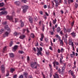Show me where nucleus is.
Here are the masks:
<instances>
[{
  "label": "nucleus",
  "instance_id": "nucleus-11",
  "mask_svg": "<svg viewBox=\"0 0 78 78\" xmlns=\"http://www.w3.org/2000/svg\"><path fill=\"white\" fill-rule=\"evenodd\" d=\"M6 18L8 19H9V20H12L13 19H12V17L11 16H7Z\"/></svg>",
  "mask_w": 78,
  "mask_h": 78
},
{
  "label": "nucleus",
  "instance_id": "nucleus-1",
  "mask_svg": "<svg viewBox=\"0 0 78 78\" xmlns=\"http://www.w3.org/2000/svg\"><path fill=\"white\" fill-rule=\"evenodd\" d=\"M30 66L33 69H37V67L40 66V65L37 64V62H34L31 63Z\"/></svg>",
  "mask_w": 78,
  "mask_h": 78
},
{
  "label": "nucleus",
  "instance_id": "nucleus-20",
  "mask_svg": "<svg viewBox=\"0 0 78 78\" xmlns=\"http://www.w3.org/2000/svg\"><path fill=\"white\" fill-rule=\"evenodd\" d=\"M15 3L17 5V6H19L20 5V2L19 1H17L15 2Z\"/></svg>",
  "mask_w": 78,
  "mask_h": 78
},
{
  "label": "nucleus",
  "instance_id": "nucleus-32",
  "mask_svg": "<svg viewBox=\"0 0 78 78\" xmlns=\"http://www.w3.org/2000/svg\"><path fill=\"white\" fill-rule=\"evenodd\" d=\"M22 2L24 3H26L27 2V0H22Z\"/></svg>",
  "mask_w": 78,
  "mask_h": 78
},
{
  "label": "nucleus",
  "instance_id": "nucleus-38",
  "mask_svg": "<svg viewBox=\"0 0 78 78\" xmlns=\"http://www.w3.org/2000/svg\"><path fill=\"white\" fill-rule=\"evenodd\" d=\"M14 36H17L18 35V34H17V32H15L14 33Z\"/></svg>",
  "mask_w": 78,
  "mask_h": 78
},
{
  "label": "nucleus",
  "instance_id": "nucleus-5",
  "mask_svg": "<svg viewBox=\"0 0 78 78\" xmlns=\"http://www.w3.org/2000/svg\"><path fill=\"white\" fill-rule=\"evenodd\" d=\"M8 12L6 11H2L1 12H0V16H2V15H7Z\"/></svg>",
  "mask_w": 78,
  "mask_h": 78
},
{
  "label": "nucleus",
  "instance_id": "nucleus-57",
  "mask_svg": "<svg viewBox=\"0 0 78 78\" xmlns=\"http://www.w3.org/2000/svg\"><path fill=\"white\" fill-rule=\"evenodd\" d=\"M56 37L57 38H59V36L58 35H55Z\"/></svg>",
  "mask_w": 78,
  "mask_h": 78
},
{
  "label": "nucleus",
  "instance_id": "nucleus-33",
  "mask_svg": "<svg viewBox=\"0 0 78 78\" xmlns=\"http://www.w3.org/2000/svg\"><path fill=\"white\" fill-rule=\"evenodd\" d=\"M74 21H73V22H72L71 24L72 27H73V26L74 25Z\"/></svg>",
  "mask_w": 78,
  "mask_h": 78
},
{
  "label": "nucleus",
  "instance_id": "nucleus-64",
  "mask_svg": "<svg viewBox=\"0 0 78 78\" xmlns=\"http://www.w3.org/2000/svg\"><path fill=\"white\" fill-rule=\"evenodd\" d=\"M29 78H33V77L31 76H29Z\"/></svg>",
  "mask_w": 78,
  "mask_h": 78
},
{
  "label": "nucleus",
  "instance_id": "nucleus-4",
  "mask_svg": "<svg viewBox=\"0 0 78 78\" xmlns=\"http://www.w3.org/2000/svg\"><path fill=\"white\" fill-rule=\"evenodd\" d=\"M1 70L2 73H5V65H2L1 68Z\"/></svg>",
  "mask_w": 78,
  "mask_h": 78
},
{
  "label": "nucleus",
  "instance_id": "nucleus-10",
  "mask_svg": "<svg viewBox=\"0 0 78 78\" xmlns=\"http://www.w3.org/2000/svg\"><path fill=\"white\" fill-rule=\"evenodd\" d=\"M71 35L73 37H75L76 36V33L74 32H73L71 33Z\"/></svg>",
  "mask_w": 78,
  "mask_h": 78
},
{
  "label": "nucleus",
  "instance_id": "nucleus-52",
  "mask_svg": "<svg viewBox=\"0 0 78 78\" xmlns=\"http://www.w3.org/2000/svg\"><path fill=\"white\" fill-rule=\"evenodd\" d=\"M73 54H70V57H73Z\"/></svg>",
  "mask_w": 78,
  "mask_h": 78
},
{
  "label": "nucleus",
  "instance_id": "nucleus-3",
  "mask_svg": "<svg viewBox=\"0 0 78 78\" xmlns=\"http://www.w3.org/2000/svg\"><path fill=\"white\" fill-rule=\"evenodd\" d=\"M10 33H11V30H7V31H6L5 34L3 35L4 37L8 36V35Z\"/></svg>",
  "mask_w": 78,
  "mask_h": 78
},
{
  "label": "nucleus",
  "instance_id": "nucleus-24",
  "mask_svg": "<svg viewBox=\"0 0 78 78\" xmlns=\"http://www.w3.org/2000/svg\"><path fill=\"white\" fill-rule=\"evenodd\" d=\"M14 71H15V69H14L11 68L10 69V72H11L12 73H13V72H14Z\"/></svg>",
  "mask_w": 78,
  "mask_h": 78
},
{
  "label": "nucleus",
  "instance_id": "nucleus-21",
  "mask_svg": "<svg viewBox=\"0 0 78 78\" xmlns=\"http://www.w3.org/2000/svg\"><path fill=\"white\" fill-rule=\"evenodd\" d=\"M72 29V27H71L70 29H67V32H70L71 30Z\"/></svg>",
  "mask_w": 78,
  "mask_h": 78
},
{
  "label": "nucleus",
  "instance_id": "nucleus-59",
  "mask_svg": "<svg viewBox=\"0 0 78 78\" xmlns=\"http://www.w3.org/2000/svg\"><path fill=\"white\" fill-rule=\"evenodd\" d=\"M44 27H43L42 29V30L43 31V32H44Z\"/></svg>",
  "mask_w": 78,
  "mask_h": 78
},
{
  "label": "nucleus",
  "instance_id": "nucleus-34",
  "mask_svg": "<svg viewBox=\"0 0 78 78\" xmlns=\"http://www.w3.org/2000/svg\"><path fill=\"white\" fill-rule=\"evenodd\" d=\"M24 75L25 76V77L27 78V77L28 73H25L24 74Z\"/></svg>",
  "mask_w": 78,
  "mask_h": 78
},
{
  "label": "nucleus",
  "instance_id": "nucleus-25",
  "mask_svg": "<svg viewBox=\"0 0 78 78\" xmlns=\"http://www.w3.org/2000/svg\"><path fill=\"white\" fill-rule=\"evenodd\" d=\"M57 22V20L56 19H55V20H53V21L52 22L54 24H55L56 23V22Z\"/></svg>",
  "mask_w": 78,
  "mask_h": 78
},
{
  "label": "nucleus",
  "instance_id": "nucleus-48",
  "mask_svg": "<svg viewBox=\"0 0 78 78\" xmlns=\"http://www.w3.org/2000/svg\"><path fill=\"white\" fill-rule=\"evenodd\" d=\"M2 10H5V8H3L1 9H0V11H2Z\"/></svg>",
  "mask_w": 78,
  "mask_h": 78
},
{
  "label": "nucleus",
  "instance_id": "nucleus-55",
  "mask_svg": "<svg viewBox=\"0 0 78 78\" xmlns=\"http://www.w3.org/2000/svg\"><path fill=\"white\" fill-rule=\"evenodd\" d=\"M59 4H55V6L56 7L58 6Z\"/></svg>",
  "mask_w": 78,
  "mask_h": 78
},
{
  "label": "nucleus",
  "instance_id": "nucleus-41",
  "mask_svg": "<svg viewBox=\"0 0 78 78\" xmlns=\"http://www.w3.org/2000/svg\"><path fill=\"white\" fill-rule=\"evenodd\" d=\"M33 51H34L35 52H36L37 50L36 49V48H33Z\"/></svg>",
  "mask_w": 78,
  "mask_h": 78
},
{
  "label": "nucleus",
  "instance_id": "nucleus-28",
  "mask_svg": "<svg viewBox=\"0 0 78 78\" xmlns=\"http://www.w3.org/2000/svg\"><path fill=\"white\" fill-rule=\"evenodd\" d=\"M74 2L73 0H68V3L70 4L71 2L73 3Z\"/></svg>",
  "mask_w": 78,
  "mask_h": 78
},
{
  "label": "nucleus",
  "instance_id": "nucleus-13",
  "mask_svg": "<svg viewBox=\"0 0 78 78\" xmlns=\"http://www.w3.org/2000/svg\"><path fill=\"white\" fill-rule=\"evenodd\" d=\"M54 78H58L59 76L58 74L57 73H55V75H53Z\"/></svg>",
  "mask_w": 78,
  "mask_h": 78
},
{
  "label": "nucleus",
  "instance_id": "nucleus-45",
  "mask_svg": "<svg viewBox=\"0 0 78 78\" xmlns=\"http://www.w3.org/2000/svg\"><path fill=\"white\" fill-rule=\"evenodd\" d=\"M3 25H6L7 23L6 22H4L2 23Z\"/></svg>",
  "mask_w": 78,
  "mask_h": 78
},
{
  "label": "nucleus",
  "instance_id": "nucleus-17",
  "mask_svg": "<svg viewBox=\"0 0 78 78\" xmlns=\"http://www.w3.org/2000/svg\"><path fill=\"white\" fill-rule=\"evenodd\" d=\"M72 43H73V42H72V40L71 39H69V45H71L72 44Z\"/></svg>",
  "mask_w": 78,
  "mask_h": 78
},
{
  "label": "nucleus",
  "instance_id": "nucleus-8",
  "mask_svg": "<svg viewBox=\"0 0 78 78\" xmlns=\"http://www.w3.org/2000/svg\"><path fill=\"white\" fill-rule=\"evenodd\" d=\"M17 48H18V46L17 45H15V46L12 48V51H16V50L17 49Z\"/></svg>",
  "mask_w": 78,
  "mask_h": 78
},
{
  "label": "nucleus",
  "instance_id": "nucleus-39",
  "mask_svg": "<svg viewBox=\"0 0 78 78\" xmlns=\"http://www.w3.org/2000/svg\"><path fill=\"white\" fill-rule=\"evenodd\" d=\"M61 52L62 53H63L64 52V49L63 48H61Z\"/></svg>",
  "mask_w": 78,
  "mask_h": 78
},
{
  "label": "nucleus",
  "instance_id": "nucleus-61",
  "mask_svg": "<svg viewBox=\"0 0 78 78\" xmlns=\"http://www.w3.org/2000/svg\"><path fill=\"white\" fill-rule=\"evenodd\" d=\"M46 54L47 55H49V52H46Z\"/></svg>",
  "mask_w": 78,
  "mask_h": 78
},
{
  "label": "nucleus",
  "instance_id": "nucleus-63",
  "mask_svg": "<svg viewBox=\"0 0 78 78\" xmlns=\"http://www.w3.org/2000/svg\"><path fill=\"white\" fill-rule=\"evenodd\" d=\"M60 34H62L63 33H62V31H61L60 32Z\"/></svg>",
  "mask_w": 78,
  "mask_h": 78
},
{
  "label": "nucleus",
  "instance_id": "nucleus-35",
  "mask_svg": "<svg viewBox=\"0 0 78 78\" xmlns=\"http://www.w3.org/2000/svg\"><path fill=\"white\" fill-rule=\"evenodd\" d=\"M64 32L65 33H66V32H67V29L66 30V28H65V27L64 28Z\"/></svg>",
  "mask_w": 78,
  "mask_h": 78
},
{
  "label": "nucleus",
  "instance_id": "nucleus-58",
  "mask_svg": "<svg viewBox=\"0 0 78 78\" xmlns=\"http://www.w3.org/2000/svg\"><path fill=\"white\" fill-rule=\"evenodd\" d=\"M20 78H23V76L22 75H21L20 76Z\"/></svg>",
  "mask_w": 78,
  "mask_h": 78
},
{
  "label": "nucleus",
  "instance_id": "nucleus-7",
  "mask_svg": "<svg viewBox=\"0 0 78 78\" xmlns=\"http://www.w3.org/2000/svg\"><path fill=\"white\" fill-rule=\"evenodd\" d=\"M37 49L38 50V51H37L38 53L37 54V56H39V55H41L42 53L40 51V50L39 49V48H38V47L37 48Z\"/></svg>",
  "mask_w": 78,
  "mask_h": 78
},
{
  "label": "nucleus",
  "instance_id": "nucleus-12",
  "mask_svg": "<svg viewBox=\"0 0 78 78\" xmlns=\"http://www.w3.org/2000/svg\"><path fill=\"white\" fill-rule=\"evenodd\" d=\"M20 23H21V27H23L24 26V23L21 20H20Z\"/></svg>",
  "mask_w": 78,
  "mask_h": 78
},
{
  "label": "nucleus",
  "instance_id": "nucleus-62",
  "mask_svg": "<svg viewBox=\"0 0 78 78\" xmlns=\"http://www.w3.org/2000/svg\"><path fill=\"white\" fill-rule=\"evenodd\" d=\"M43 38H40V41H43Z\"/></svg>",
  "mask_w": 78,
  "mask_h": 78
},
{
  "label": "nucleus",
  "instance_id": "nucleus-30",
  "mask_svg": "<svg viewBox=\"0 0 78 78\" xmlns=\"http://www.w3.org/2000/svg\"><path fill=\"white\" fill-rule=\"evenodd\" d=\"M30 37L32 38H34L35 37V36L34 34H31L30 35Z\"/></svg>",
  "mask_w": 78,
  "mask_h": 78
},
{
  "label": "nucleus",
  "instance_id": "nucleus-53",
  "mask_svg": "<svg viewBox=\"0 0 78 78\" xmlns=\"http://www.w3.org/2000/svg\"><path fill=\"white\" fill-rule=\"evenodd\" d=\"M58 53H60L61 52V51L60 50V49H58Z\"/></svg>",
  "mask_w": 78,
  "mask_h": 78
},
{
  "label": "nucleus",
  "instance_id": "nucleus-6",
  "mask_svg": "<svg viewBox=\"0 0 78 78\" xmlns=\"http://www.w3.org/2000/svg\"><path fill=\"white\" fill-rule=\"evenodd\" d=\"M28 18L29 19V22L30 23H33V18H32V17L29 16L28 17Z\"/></svg>",
  "mask_w": 78,
  "mask_h": 78
},
{
  "label": "nucleus",
  "instance_id": "nucleus-50",
  "mask_svg": "<svg viewBox=\"0 0 78 78\" xmlns=\"http://www.w3.org/2000/svg\"><path fill=\"white\" fill-rule=\"evenodd\" d=\"M17 75H15L13 76V78H17Z\"/></svg>",
  "mask_w": 78,
  "mask_h": 78
},
{
  "label": "nucleus",
  "instance_id": "nucleus-36",
  "mask_svg": "<svg viewBox=\"0 0 78 78\" xmlns=\"http://www.w3.org/2000/svg\"><path fill=\"white\" fill-rule=\"evenodd\" d=\"M13 44V42L12 41H11L10 43V47H11L12 46V45Z\"/></svg>",
  "mask_w": 78,
  "mask_h": 78
},
{
  "label": "nucleus",
  "instance_id": "nucleus-27",
  "mask_svg": "<svg viewBox=\"0 0 78 78\" xmlns=\"http://www.w3.org/2000/svg\"><path fill=\"white\" fill-rule=\"evenodd\" d=\"M64 62V61L62 60V59H60V62L61 64H62Z\"/></svg>",
  "mask_w": 78,
  "mask_h": 78
},
{
  "label": "nucleus",
  "instance_id": "nucleus-60",
  "mask_svg": "<svg viewBox=\"0 0 78 78\" xmlns=\"http://www.w3.org/2000/svg\"><path fill=\"white\" fill-rule=\"evenodd\" d=\"M71 75H72V76H73L74 75H73V74H74L73 73V72H71Z\"/></svg>",
  "mask_w": 78,
  "mask_h": 78
},
{
  "label": "nucleus",
  "instance_id": "nucleus-19",
  "mask_svg": "<svg viewBox=\"0 0 78 78\" xmlns=\"http://www.w3.org/2000/svg\"><path fill=\"white\" fill-rule=\"evenodd\" d=\"M60 31H61V28H60V27H58L57 29V32H59Z\"/></svg>",
  "mask_w": 78,
  "mask_h": 78
},
{
  "label": "nucleus",
  "instance_id": "nucleus-43",
  "mask_svg": "<svg viewBox=\"0 0 78 78\" xmlns=\"http://www.w3.org/2000/svg\"><path fill=\"white\" fill-rule=\"evenodd\" d=\"M15 20L16 22H17V21L19 20L17 18H15Z\"/></svg>",
  "mask_w": 78,
  "mask_h": 78
},
{
  "label": "nucleus",
  "instance_id": "nucleus-44",
  "mask_svg": "<svg viewBox=\"0 0 78 78\" xmlns=\"http://www.w3.org/2000/svg\"><path fill=\"white\" fill-rule=\"evenodd\" d=\"M78 7V4L77 3L75 4V7L77 8Z\"/></svg>",
  "mask_w": 78,
  "mask_h": 78
},
{
  "label": "nucleus",
  "instance_id": "nucleus-56",
  "mask_svg": "<svg viewBox=\"0 0 78 78\" xmlns=\"http://www.w3.org/2000/svg\"><path fill=\"white\" fill-rule=\"evenodd\" d=\"M40 12V14H41V15H42V14H43V12L42 11H40V12Z\"/></svg>",
  "mask_w": 78,
  "mask_h": 78
},
{
  "label": "nucleus",
  "instance_id": "nucleus-22",
  "mask_svg": "<svg viewBox=\"0 0 78 78\" xmlns=\"http://www.w3.org/2000/svg\"><path fill=\"white\" fill-rule=\"evenodd\" d=\"M25 36L24 35H22L20 36V39H24L25 37Z\"/></svg>",
  "mask_w": 78,
  "mask_h": 78
},
{
  "label": "nucleus",
  "instance_id": "nucleus-47",
  "mask_svg": "<svg viewBox=\"0 0 78 78\" xmlns=\"http://www.w3.org/2000/svg\"><path fill=\"white\" fill-rule=\"evenodd\" d=\"M50 33H51V35H53L54 34V33L53 32H51V31H50Z\"/></svg>",
  "mask_w": 78,
  "mask_h": 78
},
{
  "label": "nucleus",
  "instance_id": "nucleus-26",
  "mask_svg": "<svg viewBox=\"0 0 78 78\" xmlns=\"http://www.w3.org/2000/svg\"><path fill=\"white\" fill-rule=\"evenodd\" d=\"M34 19L35 22H37L38 20L37 18V17H34Z\"/></svg>",
  "mask_w": 78,
  "mask_h": 78
},
{
  "label": "nucleus",
  "instance_id": "nucleus-15",
  "mask_svg": "<svg viewBox=\"0 0 78 78\" xmlns=\"http://www.w3.org/2000/svg\"><path fill=\"white\" fill-rule=\"evenodd\" d=\"M5 28L7 30V31L11 30V29H10V28H9L8 27V26H5Z\"/></svg>",
  "mask_w": 78,
  "mask_h": 78
},
{
  "label": "nucleus",
  "instance_id": "nucleus-40",
  "mask_svg": "<svg viewBox=\"0 0 78 78\" xmlns=\"http://www.w3.org/2000/svg\"><path fill=\"white\" fill-rule=\"evenodd\" d=\"M48 39L47 38H45V40L46 41V42H48Z\"/></svg>",
  "mask_w": 78,
  "mask_h": 78
},
{
  "label": "nucleus",
  "instance_id": "nucleus-31",
  "mask_svg": "<svg viewBox=\"0 0 78 78\" xmlns=\"http://www.w3.org/2000/svg\"><path fill=\"white\" fill-rule=\"evenodd\" d=\"M60 44L63 45V41L62 40H60Z\"/></svg>",
  "mask_w": 78,
  "mask_h": 78
},
{
  "label": "nucleus",
  "instance_id": "nucleus-54",
  "mask_svg": "<svg viewBox=\"0 0 78 78\" xmlns=\"http://www.w3.org/2000/svg\"><path fill=\"white\" fill-rule=\"evenodd\" d=\"M40 51H41V52L42 50V48L40 47Z\"/></svg>",
  "mask_w": 78,
  "mask_h": 78
},
{
  "label": "nucleus",
  "instance_id": "nucleus-37",
  "mask_svg": "<svg viewBox=\"0 0 78 78\" xmlns=\"http://www.w3.org/2000/svg\"><path fill=\"white\" fill-rule=\"evenodd\" d=\"M51 2L52 4V5L54 7V3L53 1H51Z\"/></svg>",
  "mask_w": 78,
  "mask_h": 78
},
{
  "label": "nucleus",
  "instance_id": "nucleus-29",
  "mask_svg": "<svg viewBox=\"0 0 78 78\" xmlns=\"http://www.w3.org/2000/svg\"><path fill=\"white\" fill-rule=\"evenodd\" d=\"M6 46L3 49V50H2V52L3 53H5V51L6 50Z\"/></svg>",
  "mask_w": 78,
  "mask_h": 78
},
{
  "label": "nucleus",
  "instance_id": "nucleus-9",
  "mask_svg": "<svg viewBox=\"0 0 78 78\" xmlns=\"http://www.w3.org/2000/svg\"><path fill=\"white\" fill-rule=\"evenodd\" d=\"M58 72L60 74H61L62 75H63L64 71L62 69V71L61 70V69L59 68L58 69Z\"/></svg>",
  "mask_w": 78,
  "mask_h": 78
},
{
  "label": "nucleus",
  "instance_id": "nucleus-49",
  "mask_svg": "<svg viewBox=\"0 0 78 78\" xmlns=\"http://www.w3.org/2000/svg\"><path fill=\"white\" fill-rule=\"evenodd\" d=\"M44 19L46 20V19H47V16H46V15H45L44 16Z\"/></svg>",
  "mask_w": 78,
  "mask_h": 78
},
{
  "label": "nucleus",
  "instance_id": "nucleus-46",
  "mask_svg": "<svg viewBox=\"0 0 78 78\" xmlns=\"http://www.w3.org/2000/svg\"><path fill=\"white\" fill-rule=\"evenodd\" d=\"M41 38H44V36L43 34H41Z\"/></svg>",
  "mask_w": 78,
  "mask_h": 78
},
{
  "label": "nucleus",
  "instance_id": "nucleus-23",
  "mask_svg": "<svg viewBox=\"0 0 78 78\" xmlns=\"http://www.w3.org/2000/svg\"><path fill=\"white\" fill-rule=\"evenodd\" d=\"M5 6L4 3L2 2L0 3V7H3V6Z\"/></svg>",
  "mask_w": 78,
  "mask_h": 78
},
{
  "label": "nucleus",
  "instance_id": "nucleus-14",
  "mask_svg": "<svg viewBox=\"0 0 78 78\" xmlns=\"http://www.w3.org/2000/svg\"><path fill=\"white\" fill-rule=\"evenodd\" d=\"M55 64L56 65H59V63L58 62L56 61H55L54 62H53V64L54 65V66H55Z\"/></svg>",
  "mask_w": 78,
  "mask_h": 78
},
{
  "label": "nucleus",
  "instance_id": "nucleus-16",
  "mask_svg": "<svg viewBox=\"0 0 78 78\" xmlns=\"http://www.w3.org/2000/svg\"><path fill=\"white\" fill-rule=\"evenodd\" d=\"M66 64L65 63H64L63 64V67H62V69L63 70V71H64V70H65V69L66 67Z\"/></svg>",
  "mask_w": 78,
  "mask_h": 78
},
{
  "label": "nucleus",
  "instance_id": "nucleus-2",
  "mask_svg": "<svg viewBox=\"0 0 78 78\" xmlns=\"http://www.w3.org/2000/svg\"><path fill=\"white\" fill-rule=\"evenodd\" d=\"M22 8L23 9V12L24 13H25L28 8V6L24 5L22 6Z\"/></svg>",
  "mask_w": 78,
  "mask_h": 78
},
{
  "label": "nucleus",
  "instance_id": "nucleus-18",
  "mask_svg": "<svg viewBox=\"0 0 78 78\" xmlns=\"http://www.w3.org/2000/svg\"><path fill=\"white\" fill-rule=\"evenodd\" d=\"M10 57L11 58H14V55L12 53H9Z\"/></svg>",
  "mask_w": 78,
  "mask_h": 78
},
{
  "label": "nucleus",
  "instance_id": "nucleus-51",
  "mask_svg": "<svg viewBox=\"0 0 78 78\" xmlns=\"http://www.w3.org/2000/svg\"><path fill=\"white\" fill-rule=\"evenodd\" d=\"M24 52L23 51H20V53L21 54H22L23 53H24Z\"/></svg>",
  "mask_w": 78,
  "mask_h": 78
},
{
  "label": "nucleus",
  "instance_id": "nucleus-42",
  "mask_svg": "<svg viewBox=\"0 0 78 78\" xmlns=\"http://www.w3.org/2000/svg\"><path fill=\"white\" fill-rule=\"evenodd\" d=\"M4 29L3 28H2V29H1V30H0V31H2V33H3V31H4Z\"/></svg>",
  "mask_w": 78,
  "mask_h": 78
}]
</instances>
